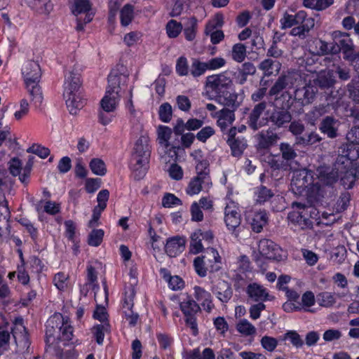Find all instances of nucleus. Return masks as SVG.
<instances>
[{
  "label": "nucleus",
  "instance_id": "nucleus-1",
  "mask_svg": "<svg viewBox=\"0 0 359 359\" xmlns=\"http://www.w3.org/2000/svg\"><path fill=\"white\" fill-rule=\"evenodd\" d=\"M335 167L339 175L340 181L346 189H351L359 177V167L353 161L359 158V149L354 145L340 147Z\"/></svg>",
  "mask_w": 359,
  "mask_h": 359
},
{
  "label": "nucleus",
  "instance_id": "nucleus-2",
  "mask_svg": "<svg viewBox=\"0 0 359 359\" xmlns=\"http://www.w3.org/2000/svg\"><path fill=\"white\" fill-rule=\"evenodd\" d=\"M315 175V184L310 189V196L320 201L324 198L332 196L334 193V185L339 179L335 165L334 168L318 167Z\"/></svg>",
  "mask_w": 359,
  "mask_h": 359
},
{
  "label": "nucleus",
  "instance_id": "nucleus-3",
  "mask_svg": "<svg viewBox=\"0 0 359 359\" xmlns=\"http://www.w3.org/2000/svg\"><path fill=\"white\" fill-rule=\"evenodd\" d=\"M25 88L36 107H39L43 101V94L39 85L41 71L39 65L33 60L26 62L22 68Z\"/></svg>",
  "mask_w": 359,
  "mask_h": 359
},
{
  "label": "nucleus",
  "instance_id": "nucleus-4",
  "mask_svg": "<svg viewBox=\"0 0 359 359\" xmlns=\"http://www.w3.org/2000/svg\"><path fill=\"white\" fill-rule=\"evenodd\" d=\"M149 139L143 135L137 140L132 156V170L136 180L142 179L146 174L150 157Z\"/></svg>",
  "mask_w": 359,
  "mask_h": 359
},
{
  "label": "nucleus",
  "instance_id": "nucleus-5",
  "mask_svg": "<svg viewBox=\"0 0 359 359\" xmlns=\"http://www.w3.org/2000/svg\"><path fill=\"white\" fill-rule=\"evenodd\" d=\"M233 85L232 79L225 73L208 76L205 81V95L209 100H219Z\"/></svg>",
  "mask_w": 359,
  "mask_h": 359
},
{
  "label": "nucleus",
  "instance_id": "nucleus-6",
  "mask_svg": "<svg viewBox=\"0 0 359 359\" xmlns=\"http://www.w3.org/2000/svg\"><path fill=\"white\" fill-rule=\"evenodd\" d=\"M129 72L127 68L123 65H118L116 67L111 70L109 75L108 76V86L105 95L104 96V100L102 104L107 109L108 107L105 105L107 97L110 95H116L117 96H121V90L127 84L128 81Z\"/></svg>",
  "mask_w": 359,
  "mask_h": 359
},
{
  "label": "nucleus",
  "instance_id": "nucleus-7",
  "mask_svg": "<svg viewBox=\"0 0 359 359\" xmlns=\"http://www.w3.org/2000/svg\"><path fill=\"white\" fill-rule=\"evenodd\" d=\"M315 173L307 169L295 170L291 180V189L297 194L305 192L309 201L318 202L310 196V189L315 184Z\"/></svg>",
  "mask_w": 359,
  "mask_h": 359
},
{
  "label": "nucleus",
  "instance_id": "nucleus-8",
  "mask_svg": "<svg viewBox=\"0 0 359 359\" xmlns=\"http://www.w3.org/2000/svg\"><path fill=\"white\" fill-rule=\"evenodd\" d=\"M334 45L332 54H337L341 50L345 55L344 58L348 60L353 54L354 45L349 34L341 31H334L332 33Z\"/></svg>",
  "mask_w": 359,
  "mask_h": 359
},
{
  "label": "nucleus",
  "instance_id": "nucleus-9",
  "mask_svg": "<svg viewBox=\"0 0 359 359\" xmlns=\"http://www.w3.org/2000/svg\"><path fill=\"white\" fill-rule=\"evenodd\" d=\"M292 207L296 208L298 210H294L288 214V219L293 224L298 225L302 229H310L313 226L312 221L308 217L311 213V207L302 203L294 202Z\"/></svg>",
  "mask_w": 359,
  "mask_h": 359
},
{
  "label": "nucleus",
  "instance_id": "nucleus-10",
  "mask_svg": "<svg viewBox=\"0 0 359 359\" xmlns=\"http://www.w3.org/2000/svg\"><path fill=\"white\" fill-rule=\"evenodd\" d=\"M180 309L185 317L187 325L192 330L193 334H198V325L196 315L201 312L199 305L192 299L188 297L180 302Z\"/></svg>",
  "mask_w": 359,
  "mask_h": 359
},
{
  "label": "nucleus",
  "instance_id": "nucleus-11",
  "mask_svg": "<svg viewBox=\"0 0 359 359\" xmlns=\"http://www.w3.org/2000/svg\"><path fill=\"white\" fill-rule=\"evenodd\" d=\"M224 222L227 229L236 237H238V229L241 223V215L238 207L233 202L227 204L225 207Z\"/></svg>",
  "mask_w": 359,
  "mask_h": 359
},
{
  "label": "nucleus",
  "instance_id": "nucleus-12",
  "mask_svg": "<svg viewBox=\"0 0 359 359\" xmlns=\"http://www.w3.org/2000/svg\"><path fill=\"white\" fill-rule=\"evenodd\" d=\"M267 103L262 101L256 104L248 116L247 124L253 130H257L266 126L269 121L268 118H261L266 110Z\"/></svg>",
  "mask_w": 359,
  "mask_h": 359
},
{
  "label": "nucleus",
  "instance_id": "nucleus-13",
  "mask_svg": "<svg viewBox=\"0 0 359 359\" xmlns=\"http://www.w3.org/2000/svg\"><path fill=\"white\" fill-rule=\"evenodd\" d=\"M297 78L298 74L294 72H288L286 74H281L270 88L269 95L270 97H276L275 100H277L278 98L276 96L284 89L292 88Z\"/></svg>",
  "mask_w": 359,
  "mask_h": 359
},
{
  "label": "nucleus",
  "instance_id": "nucleus-14",
  "mask_svg": "<svg viewBox=\"0 0 359 359\" xmlns=\"http://www.w3.org/2000/svg\"><path fill=\"white\" fill-rule=\"evenodd\" d=\"M318 89L309 81L305 86L297 88L294 91V100L302 106H306L312 104L316 97Z\"/></svg>",
  "mask_w": 359,
  "mask_h": 359
},
{
  "label": "nucleus",
  "instance_id": "nucleus-15",
  "mask_svg": "<svg viewBox=\"0 0 359 359\" xmlns=\"http://www.w3.org/2000/svg\"><path fill=\"white\" fill-rule=\"evenodd\" d=\"M203 264H205L206 269L210 273L218 271L221 269V257L217 250L212 248H207L201 255Z\"/></svg>",
  "mask_w": 359,
  "mask_h": 359
},
{
  "label": "nucleus",
  "instance_id": "nucleus-16",
  "mask_svg": "<svg viewBox=\"0 0 359 359\" xmlns=\"http://www.w3.org/2000/svg\"><path fill=\"white\" fill-rule=\"evenodd\" d=\"M325 103H321L315 107L319 115L328 113L331 109H336L339 104V97L337 92L332 89L324 92Z\"/></svg>",
  "mask_w": 359,
  "mask_h": 359
},
{
  "label": "nucleus",
  "instance_id": "nucleus-17",
  "mask_svg": "<svg viewBox=\"0 0 359 359\" xmlns=\"http://www.w3.org/2000/svg\"><path fill=\"white\" fill-rule=\"evenodd\" d=\"M310 81L316 86V89L320 88L324 91L332 89L335 83L333 73L330 70L320 72L315 79Z\"/></svg>",
  "mask_w": 359,
  "mask_h": 359
},
{
  "label": "nucleus",
  "instance_id": "nucleus-18",
  "mask_svg": "<svg viewBox=\"0 0 359 359\" xmlns=\"http://www.w3.org/2000/svg\"><path fill=\"white\" fill-rule=\"evenodd\" d=\"M307 13L304 11H299L295 14H290L285 12L280 20V28L285 29L293 26L302 24L308 20Z\"/></svg>",
  "mask_w": 359,
  "mask_h": 359
},
{
  "label": "nucleus",
  "instance_id": "nucleus-19",
  "mask_svg": "<svg viewBox=\"0 0 359 359\" xmlns=\"http://www.w3.org/2000/svg\"><path fill=\"white\" fill-rule=\"evenodd\" d=\"M81 86V76L79 70L74 68L69 71L65 76V81L64 83V93L79 92Z\"/></svg>",
  "mask_w": 359,
  "mask_h": 359
},
{
  "label": "nucleus",
  "instance_id": "nucleus-20",
  "mask_svg": "<svg viewBox=\"0 0 359 359\" xmlns=\"http://www.w3.org/2000/svg\"><path fill=\"white\" fill-rule=\"evenodd\" d=\"M13 337L17 344H20L25 347L29 344L28 334L26 327L23 324V319L22 318H17L14 321V326L12 328Z\"/></svg>",
  "mask_w": 359,
  "mask_h": 359
},
{
  "label": "nucleus",
  "instance_id": "nucleus-21",
  "mask_svg": "<svg viewBox=\"0 0 359 359\" xmlns=\"http://www.w3.org/2000/svg\"><path fill=\"white\" fill-rule=\"evenodd\" d=\"M212 292L222 303H227L233 295V290L230 283L220 280L212 288Z\"/></svg>",
  "mask_w": 359,
  "mask_h": 359
},
{
  "label": "nucleus",
  "instance_id": "nucleus-22",
  "mask_svg": "<svg viewBox=\"0 0 359 359\" xmlns=\"http://www.w3.org/2000/svg\"><path fill=\"white\" fill-rule=\"evenodd\" d=\"M246 293L249 298L254 302H262L269 300V294L262 285L253 283L249 284L246 287Z\"/></svg>",
  "mask_w": 359,
  "mask_h": 359
},
{
  "label": "nucleus",
  "instance_id": "nucleus-23",
  "mask_svg": "<svg viewBox=\"0 0 359 359\" xmlns=\"http://www.w3.org/2000/svg\"><path fill=\"white\" fill-rule=\"evenodd\" d=\"M257 147L261 149L270 148L277 142L278 136L271 130H262L255 135Z\"/></svg>",
  "mask_w": 359,
  "mask_h": 359
},
{
  "label": "nucleus",
  "instance_id": "nucleus-24",
  "mask_svg": "<svg viewBox=\"0 0 359 359\" xmlns=\"http://www.w3.org/2000/svg\"><path fill=\"white\" fill-rule=\"evenodd\" d=\"M185 248V239L179 236L167 240L165 251L170 257H175Z\"/></svg>",
  "mask_w": 359,
  "mask_h": 359
},
{
  "label": "nucleus",
  "instance_id": "nucleus-25",
  "mask_svg": "<svg viewBox=\"0 0 359 359\" xmlns=\"http://www.w3.org/2000/svg\"><path fill=\"white\" fill-rule=\"evenodd\" d=\"M63 95L66 100L67 107L72 114H76L78 110L82 109L86 104V100L81 97L79 91L69 95L63 93Z\"/></svg>",
  "mask_w": 359,
  "mask_h": 359
},
{
  "label": "nucleus",
  "instance_id": "nucleus-26",
  "mask_svg": "<svg viewBox=\"0 0 359 359\" xmlns=\"http://www.w3.org/2000/svg\"><path fill=\"white\" fill-rule=\"evenodd\" d=\"M258 249L260 254L268 259H276L280 248L272 241L262 239L259 241Z\"/></svg>",
  "mask_w": 359,
  "mask_h": 359
},
{
  "label": "nucleus",
  "instance_id": "nucleus-27",
  "mask_svg": "<svg viewBox=\"0 0 359 359\" xmlns=\"http://www.w3.org/2000/svg\"><path fill=\"white\" fill-rule=\"evenodd\" d=\"M235 111L229 109H222L217 111L215 117L217 118V125L222 130H225L235 120Z\"/></svg>",
  "mask_w": 359,
  "mask_h": 359
},
{
  "label": "nucleus",
  "instance_id": "nucleus-28",
  "mask_svg": "<svg viewBox=\"0 0 359 359\" xmlns=\"http://www.w3.org/2000/svg\"><path fill=\"white\" fill-rule=\"evenodd\" d=\"M268 119L280 128L283 126L284 124L290 123L292 120V116L287 109L283 108L274 110Z\"/></svg>",
  "mask_w": 359,
  "mask_h": 359
},
{
  "label": "nucleus",
  "instance_id": "nucleus-29",
  "mask_svg": "<svg viewBox=\"0 0 359 359\" xmlns=\"http://www.w3.org/2000/svg\"><path fill=\"white\" fill-rule=\"evenodd\" d=\"M217 100L225 107L224 109H232L233 111H235L240 107L242 102L238 100L237 93H229L228 90L224 93L221 100Z\"/></svg>",
  "mask_w": 359,
  "mask_h": 359
},
{
  "label": "nucleus",
  "instance_id": "nucleus-30",
  "mask_svg": "<svg viewBox=\"0 0 359 359\" xmlns=\"http://www.w3.org/2000/svg\"><path fill=\"white\" fill-rule=\"evenodd\" d=\"M337 121L332 116H327L320 123V130L330 138L337 136V129L335 127Z\"/></svg>",
  "mask_w": 359,
  "mask_h": 359
},
{
  "label": "nucleus",
  "instance_id": "nucleus-31",
  "mask_svg": "<svg viewBox=\"0 0 359 359\" xmlns=\"http://www.w3.org/2000/svg\"><path fill=\"white\" fill-rule=\"evenodd\" d=\"M227 143L231 148V155L235 157L242 156L248 146L245 137L240 136H238L236 139H228Z\"/></svg>",
  "mask_w": 359,
  "mask_h": 359
},
{
  "label": "nucleus",
  "instance_id": "nucleus-32",
  "mask_svg": "<svg viewBox=\"0 0 359 359\" xmlns=\"http://www.w3.org/2000/svg\"><path fill=\"white\" fill-rule=\"evenodd\" d=\"M258 67L264 72V76H270L273 75L274 72H276V74L279 72L281 63L271 58H266L259 63Z\"/></svg>",
  "mask_w": 359,
  "mask_h": 359
},
{
  "label": "nucleus",
  "instance_id": "nucleus-33",
  "mask_svg": "<svg viewBox=\"0 0 359 359\" xmlns=\"http://www.w3.org/2000/svg\"><path fill=\"white\" fill-rule=\"evenodd\" d=\"M203 176L196 175L190 180L186 188V193L188 195L193 196L199 194L202 190V184L209 183L210 179H206L205 176Z\"/></svg>",
  "mask_w": 359,
  "mask_h": 359
},
{
  "label": "nucleus",
  "instance_id": "nucleus-34",
  "mask_svg": "<svg viewBox=\"0 0 359 359\" xmlns=\"http://www.w3.org/2000/svg\"><path fill=\"white\" fill-rule=\"evenodd\" d=\"M268 222V216L266 211H259L254 214L250 222L251 227L253 231L259 233L262 231L263 227Z\"/></svg>",
  "mask_w": 359,
  "mask_h": 359
},
{
  "label": "nucleus",
  "instance_id": "nucleus-35",
  "mask_svg": "<svg viewBox=\"0 0 359 359\" xmlns=\"http://www.w3.org/2000/svg\"><path fill=\"white\" fill-rule=\"evenodd\" d=\"M299 25L300 26L292 29L290 34L304 39L306 36V34L313 28L315 20L313 18L310 17L305 22Z\"/></svg>",
  "mask_w": 359,
  "mask_h": 359
},
{
  "label": "nucleus",
  "instance_id": "nucleus-36",
  "mask_svg": "<svg viewBox=\"0 0 359 359\" xmlns=\"http://www.w3.org/2000/svg\"><path fill=\"white\" fill-rule=\"evenodd\" d=\"M280 151L282 159L285 163H287V166L297 158V154L293 146L287 142H282L280 144Z\"/></svg>",
  "mask_w": 359,
  "mask_h": 359
},
{
  "label": "nucleus",
  "instance_id": "nucleus-37",
  "mask_svg": "<svg viewBox=\"0 0 359 359\" xmlns=\"http://www.w3.org/2000/svg\"><path fill=\"white\" fill-rule=\"evenodd\" d=\"M27 5L40 13H49L52 9L50 0H26Z\"/></svg>",
  "mask_w": 359,
  "mask_h": 359
},
{
  "label": "nucleus",
  "instance_id": "nucleus-38",
  "mask_svg": "<svg viewBox=\"0 0 359 359\" xmlns=\"http://www.w3.org/2000/svg\"><path fill=\"white\" fill-rule=\"evenodd\" d=\"M255 72L256 67L252 62H247L243 63L238 70L239 83L243 84L247 81L248 76L253 75Z\"/></svg>",
  "mask_w": 359,
  "mask_h": 359
},
{
  "label": "nucleus",
  "instance_id": "nucleus-39",
  "mask_svg": "<svg viewBox=\"0 0 359 359\" xmlns=\"http://www.w3.org/2000/svg\"><path fill=\"white\" fill-rule=\"evenodd\" d=\"M202 231L198 229L194 231L191 236L190 250L194 254H198L203 251V245L201 243Z\"/></svg>",
  "mask_w": 359,
  "mask_h": 359
},
{
  "label": "nucleus",
  "instance_id": "nucleus-40",
  "mask_svg": "<svg viewBox=\"0 0 359 359\" xmlns=\"http://www.w3.org/2000/svg\"><path fill=\"white\" fill-rule=\"evenodd\" d=\"M110 325L109 323L97 324L92 328V332L95 337L96 342L98 344H102L104 337V333L109 332Z\"/></svg>",
  "mask_w": 359,
  "mask_h": 359
},
{
  "label": "nucleus",
  "instance_id": "nucleus-41",
  "mask_svg": "<svg viewBox=\"0 0 359 359\" xmlns=\"http://www.w3.org/2000/svg\"><path fill=\"white\" fill-rule=\"evenodd\" d=\"M134 18V6L126 4L120 12L121 23L123 26H128Z\"/></svg>",
  "mask_w": 359,
  "mask_h": 359
},
{
  "label": "nucleus",
  "instance_id": "nucleus-42",
  "mask_svg": "<svg viewBox=\"0 0 359 359\" xmlns=\"http://www.w3.org/2000/svg\"><path fill=\"white\" fill-rule=\"evenodd\" d=\"M256 202L259 204L264 203L273 196V191L265 186L257 187L255 192Z\"/></svg>",
  "mask_w": 359,
  "mask_h": 359
},
{
  "label": "nucleus",
  "instance_id": "nucleus-43",
  "mask_svg": "<svg viewBox=\"0 0 359 359\" xmlns=\"http://www.w3.org/2000/svg\"><path fill=\"white\" fill-rule=\"evenodd\" d=\"M62 322L63 316L61 314L54 315L50 317L46 323V334L50 337L53 336L55 328L58 329Z\"/></svg>",
  "mask_w": 359,
  "mask_h": 359
},
{
  "label": "nucleus",
  "instance_id": "nucleus-44",
  "mask_svg": "<svg viewBox=\"0 0 359 359\" xmlns=\"http://www.w3.org/2000/svg\"><path fill=\"white\" fill-rule=\"evenodd\" d=\"M198 20L195 17L188 19L186 27L184 29L185 38L188 41H193L196 37Z\"/></svg>",
  "mask_w": 359,
  "mask_h": 359
},
{
  "label": "nucleus",
  "instance_id": "nucleus-45",
  "mask_svg": "<svg viewBox=\"0 0 359 359\" xmlns=\"http://www.w3.org/2000/svg\"><path fill=\"white\" fill-rule=\"evenodd\" d=\"M246 46L241 43H236L232 47L231 56L233 60L242 62L246 57Z\"/></svg>",
  "mask_w": 359,
  "mask_h": 359
},
{
  "label": "nucleus",
  "instance_id": "nucleus-46",
  "mask_svg": "<svg viewBox=\"0 0 359 359\" xmlns=\"http://www.w3.org/2000/svg\"><path fill=\"white\" fill-rule=\"evenodd\" d=\"M236 330L245 336L252 335L256 332L255 326L246 319H242L237 323Z\"/></svg>",
  "mask_w": 359,
  "mask_h": 359
},
{
  "label": "nucleus",
  "instance_id": "nucleus-47",
  "mask_svg": "<svg viewBox=\"0 0 359 359\" xmlns=\"http://www.w3.org/2000/svg\"><path fill=\"white\" fill-rule=\"evenodd\" d=\"M89 167L91 171L97 175L103 176L107 172L105 163L100 158H93L89 163Z\"/></svg>",
  "mask_w": 359,
  "mask_h": 359
},
{
  "label": "nucleus",
  "instance_id": "nucleus-48",
  "mask_svg": "<svg viewBox=\"0 0 359 359\" xmlns=\"http://www.w3.org/2000/svg\"><path fill=\"white\" fill-rule=\"evenodd\" d=\"M165 29L170 38H176L182 30V25L175 20H170L168 22Z\"/></svg>",
  "mask_w": 359,
  "mask_h": 359
},
{
  "label": "nucleus",
  "instance_id": "nucleus-49",
  "mask_svg": "<svg viewBox=\"0 0 359 359\" xmlns=\"http://www.w3.org/2000/svg\"><path fill=\"white\" fill-rule=\"evenodd\" d=\"M208 69L206 62H203L195 59L192 62L190 73L194 77H198L203 74Z\"/></svg>",
  "mask_w": 359,
  "mask_h": 359
},
{
  "label": "nucleus",
  "instance_id": "nucleus-50",
  "mask_svg": "<svg viewBox=\"0 0 359 359\" xmlns=\"http://www.w3.org/2000/svg\"><path fill=\"white\" fill-rule=\"evenodd\" d=\"M159 118L164 123H168L172 118V109L168 102H165L159 107Z\"/></svg>",
  "mask_w": 359,
  "mask_h": 359
},
{
  "label": "nucleus",
  "instance_id": "nucleus-51",
  "mask_svg": "<svg viewBox=\"0 0 359 359\" xmlns=\"http://www.w3.org/2000/svg\"><path fill=\"white\" fill-rule=\"evenodd\" d=\"M172 130L168 126H161L158 128V139L159 143L164 144L166 147L169 146L168 140L172 135Z\"/></svg>",
  "mask_w": 359,
  "mask_h": 359
},
{
  "label": "nucleus",
  "instance_id": "nucleus-52",
  "mask_svg": "<svg viewBox=\"0 0 359 359\" xmlns=\"http://www.w3.org/2000/svg\"><path fill=\"white\" fill-rule=\"evenodd\" d=\"M104 231L102 229H93L89 234L88 243L91 246H99L103 239Z\"/></svg>",
  "mask_w": 359,
  "mask_h": 359
},
{
  "label": "nucleus",
  "instance_id": "nucleus-53",
  "mask_svg": "<svg viewBox=\"0 0 359 359\" xmlns=\"http://www.w3.org/2000/svg\"><path fill=\"white\" fill-rule=\"evenodd\" d=\"M27 152L34 154L41 158H46L50 155V151L48 147L39 144H33L27 149Z\"/></svg>",
  "mask_w": 359,
  "mask_h": 359
},
{
  "label": "nucleus",
  "instance_id": "nucleus-54",
  "mask_svg": "<svg viewBox=\"0 0 359 359\" xmlns=\"http://www.w3.org/2000/svg\"><path fill=\"white\" fill-rule=\"evenodd\" d=\"M135 296V290L133 286L128 287L125 292V297L123 302V309H133V299Z\"/></svg>",
  "mask_w": 359,
  "mask_h": 359
},
{
  "label": "nucleus",
  "instance_id": "nucleus-55",
  "mask_svg": "<svg viewBox=\"0 0 359 359\" xmlns=\"http://www.w3.org/2000/svg\"><path fill=\"white\" fill-rule=\"evenodd\" d=\"M90 10V4L88 0H76L73 13L78 16L81 13H86Z\"/></svg>",
  "mask_w": 359,
  "mask_h": 359
},
{
  "label": "nucleus",
  "instance_id": "nucleus-56",
  "mask_svg": "<svg viewBox=\"0 0 359 359\" xmlns=\"http://www.w3.org/2000/svg\"><path fill=\"white\" fill-rule=\"evenodd\" d=\"M318 301L320 306L330 307L335 303V298L332 293L323 292L318 295Z\"/></svg>",
  "mask_w": 359,
  "mask_h": 359
},
{
  "label": "nucleus",
  "instance_id": "nucleus-57",
  "mask_svg": "<svg viewBox=\"0 0 359 359\" xmlns=\"http://www.w3.org/2000/svg\"><path fill=\"white\" fill-rule=\"evenodd\" d=\"M283 339H289L291 344L296 348H301L304 344V341L300 335L296 331H288L284 336Z\"/></svg>",
  "mask_w": 359,
  "mask_h": 359
},
{
  "label": "nucleus",
  "instance_id": "nucleus-58",
  "mask_svg": "<svg viewBox=\"0 0 359 359\" xmlns=\"http://www.w3.org/2000/svg\"><path fill=\"white\" fill-rule=\"evenodd\" d=\"M119 98L120 97L117 96L116 95H110L109 96H108V100L105 103V105H107V107H108L109 108L107 109V107H105L104 104H102L104 100L103 97L100 102L102 109L105 112H113L116 108Z\"/></svg>",
  "mask_w": 359,
  "mask_h": 359
},
{
  "label": "nucleus",
  "instance_id": "nucleus-59",
  "mask_svg": "<svg viewBox=\"0 0 359 359\" xmlns=\"http://www.w3.org/2000/svg\"><path fill=\"white\" fill-rule=\"evenodd\" d=\"M349 97L355 102L359 103V82L352 80L347 85Z\"/></svg>",
  "mask_w": 359,
  "mask_h": 359
},
{
  "label": "nucleus",
  "instance_id": "nucleus-60",
  "mask_svg": "<svg viewBox=\"0 0 359 359\" xmlns=\"http://www.w3.org/2000/svg\"><path fill=\"white\" fill-rule=\"evenodd\" d=\"M260 342L263 348L269 352H273L278 346V340L272 337L264 336Z\"/></svg>",
  "mask_w": 359,
  "mask_h": 359
},
{
  "label": "nucleus",
  "instance_id": "nucleus-61",
  "mask_svg": "<svg viewBox=\"0 0 359 359\" xmlns=\"http://www.w3.org/2000/svg\"><path fill=\"white\" fill-rule=\"evenodd\" d=\"M267 81H264V79H261L260 85L262 86V88L257 89L255 93H253L251 95V99L253 102H259L261 101L264 97L266 95L267 90Z\"/></svg>",
  "mask_w": 359,
  "mask_h": 359
},
{
  "label": "nucleus",
  "instance_id": "nucleus-62",
  "mask_svg": "<svg viewBox=\"0 0 359 359\" xmlns=\"http://www.w3.org/2000/svg\"><path fill=\"white\" fill-rule=\"evenodd\" d=\"M215 133V129L211 126L203 128L196 135L197 140L202 142H205L210 137Z\"/></svg>",
  "mask_w": 359,
  "mask_h": 359
},
{
  "label": "nucleus",
  "instance_id": "nucleus-63",
  "mask_svg": "<svg viewBox=\"0 0 359 359\" xmlns=\"http://www.w3.org/2000/svg\"><path fill=\"white\" fill-rule=\"evenodd\" d=\"M162 205L165 208H171L174 205H182V201L174 194H166L162 198Z\"/></svg>",
  "mask_w": 359,
  "mask_h": 359
},
{
  "label": "nucleus",
  "instance_id": "nucleus-64",
  "mask_svg": "<svg viewBox=\"0 0 359 359\" xmlns=\"http://www.w3.org/2000/svg\"><path fill=\"white\" fill-rule=\"evenodd\" d=\"M58 330L61 332V337L63 340L70 341L73 337V327L67 323L63 322L59 326Z\"/></svg>",
  "mask_w": 359,
  "mask_h": 359
}]
</instances>
